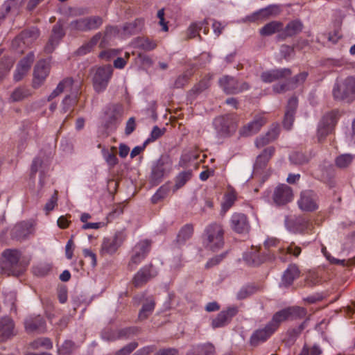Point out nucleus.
<instances>
[{"mask_svg":"<svg viewBox=\"0 0 355 355\" xmlns=\"http://www.w3.org/2000/svg\"><path fill=\"white\" fill-rule=\"evenodd\" d=\"M238 312L239 308L236 306H230L226 310L220 311L212 320V327L219 328L226 326L231 322L232 318L234 317Z\"/></svg>","mask_w":355,"mask_h":355,"instance_id":"nucleus-13","label":"nucleus"},{"mask_svg":"<svg viewBox=\"0 0 355 355\" xmlns=\"http://www.w3.org/2000/svg\"><path fill=\"white\" fill-rule=\"evenodd\" d=\"M199 31L200 24L198 22L191 23L187 30V39H192L196 36H198L199 38L201 39V37L199 35Z\"/></svg>","mask_w":355,"mask_h":355,"instance_id":"nucleus-47","label":"nucleus"},{"mask_svg":"<svg viewBox=\"0 0 355 355\" xmlns=\"http://www.w3.org/2000/svg\"><path fill=\"white\" fill-rule=\"evenodd\" d=\"M193 234V226L191 224H186L178 232L177 243H182L187 242Z\"/></svg>","mask_w":355,"mask_h":355,"instance_id":"nucleus-35","label":"nucleus"},{"mask_svg":"<svg viewBox=\"0 0 355 355\" xmlns=\"http://www.w3.org/2000/svg\"><path fill=\"white\" fill-rule=\"evenodd\" d=\"M65 33L63 29V24L59 20L53 26L51 35L48 43L44 47V51L47 53H51L55 47L58 44L60 40L64 36Z\"/></svg>","mask_w":355,"mask_h":355,"instance_id":"nucleus-15","label":"nucleus"},{"mask_svg":"<svg viewBox=\"0 0 355 355\" xmlns=\"http://www.w3.org/2000/svg\"><path fill=\"white\" fill-rule=\"evenodd\" d=\"M308 76V73L306 71L300 73L292 79L289 80V83L291 87H293L295 89L297 85L302 84L306 79Z\"/></svg>","mask_w":355,"mask_h":355,"instance_id":"nucleus-51","label":"nucleus"},{"mask_svg":"<svg viewBox=\"0 0 355 355\" xmlns=\"http://www.w3.org/2000/svg\"><path fill=\"white\" fill-rule=\"evenodd\" d=\"M219 85L227 94H236L250 89L247 82H239L230 76H224L219 79Z\"/></svg>","mask_w":355,"mask_h":355,"instance_id":"nucleus-8","label":"nucleus"},{"mask_svg":"<svg viewBox=\"0 0 355 355\" xmlns=\"http://www.w3.org/2000/svg\"><path fill=\"white\" fill-rule=\"evenodd\" d=\"M284 24L279 21H272L265 24L260 30L261 36H270L277 33H281L283 30Z\"/></svg>","mask_w":355,"mask_h":355,"instance_id":"nucleus-30","label":"nucleus"},{"mask_svg":"<svg viewBox=\"0 0 355 355\" xmlns=\"http://www.w3.org/2000/svg\"><path fill=\"white\" fill-rule=\"evenodd\" d=\"M138 347L137 342H132L125 347L117 351L114 355H129L132 351H134Z\"/></svg>","mask_w":355,"mask_h":355,"instance_id":"nucleus-54","label":"nucleus"},{"mask_svg":"<svg viewBox=\"0 0 355 355\" xmlns=\"http://www.w3.org/2000/svg\"><path fill=\"white\" fill-rule=\"evenodd\" d=\"M214 346L211 343L199 344L192 347L187 355H214Z\"/></svg>","mask_w":355,"mask_h":355,"instance_id":"nucleus-31","label":"nucleus"},{"mask_svg":"<svg viewBox=\"0 0 355 355\" xmlns=\"http://www.w3.org/2000/svg\"><path fill=\"white\" fill-rule=\"evenodd\" d=\"M230 224L232 229L239 234L248 232L250 228L248 217L241 213L234 214Z\"/></svg>","mask_w":355,"mask_h":355,"instance_id":"nucleus-19","label":"nucleus"},{"mask_svg":"<svg viewBox=\"0 0 355 355\" xmlns=\"http://www.w3.org/2000/svg\"><path fill=\"white\" fill-rule=\"evenodd\" d=\"M73 80L71 78L63 79L57 86V87L49 95L48 100L51 101L64 91L70 90L72 87Z\"/></svg>","mask_w":355,"mask_h":355,"instance_id":"nucleus-34","label":"nucleus"},{"mask_svg":"<svg viewBox=\"0 0 355 355\" xmlns=\"http://www.w3.org/2000/svg\"><path fill=\"white\" fill-rule=\"evenodd\" d=\"M85 18L87 31L96 30L103 24V19L99 16H91Z\"/></svg>","mask_w":355,"mask_h":355,"instance_id":"nucleus-39","label":"nucleus"},{"mask_svg":"<svg viewBox=\"0 0 355 355\" xmlns=\"http://www.w3.org/2000/svg\"><path fill=\"white\" fill-rule=\"evenodd\" d=\"M105 159L107 164L113 167L118 163V159L114 152H107L106 154H105Z\"/></svg>","mask_w":355,"mask_h":355,"instance_id":"nucleus-62","label":"nucleus"},{"mask_svg":"<svg viewBox=\"0 0 355 355\" xmlns=\"http://www.w3.org/2000/svg\"><path fill=\"white\" fill-rule=\"evenodd\" d=\"M292 72L290 69H277L264 71L261 75V78L264 83H272L279 79L288 77Z\"/></svg>","mask_w":355,"mask_h":355,"instance_id":"nucleus-23","label":"nucleus"},{"mask_svg":"<svg viewBox=\"0 0 355 355\" xmlns=\"http://www.w3.org/2000/svg\"><path fill=\"white\" fill-rule=\"evenodd\" d=\"M35 223L32 220L21 221L17 223L11 230L12 236L18 240L24 239L33 234Z\"/></svg>","mask_w":355,"mask_h":355,"instance_id":"nucleus-16","label":"nucleus"},{"mask_svg":"<svg viewBox=\"0 0 355 355\" xmlns=\"http://www.w3.org/2000/svg\"><path fill=\"white\" fill-rule=\"evenodd\" d=\"M192 175V173L190 171H182L178 174V175L175 178V191L182 187L187 181H189Z\"/></svg>","mask_w":355,"mask_h":355,"instance_id":"nucleus-38","label":"nucleus"},{"mask_svg":"<svg viewBox=\"0 0 355 355\" xmlns=\"http://www.w3.org/2000/svg\"><path fill=\"white\" fill-rule=\"evenodd\" d=\"M306 314L305 309L299 306H292L283 309L276 312L268 324L275 332L280 324L286 320L291 318H302Z\"/></svg>","mask_w":355,"mask_h":355,"instance_id":"nucleus-4","label":"nucleus"},{"mask_svg":"<svg viewBox=\"0 0 355 355\" xmlns=\"http://www.w3.org/2000/svg\"><path fill=\"white\" fill-rule=\"evenodd\" d=\"M168 192V189L166 187H161L157 192L152 196L151 202L153 204H157L160 200L164 199Z\"/></svg>","mask_w":355,"mask_h":355,"instance_id":"nucleus-46","label":"nucleus"},{"mask_svg":"<svg viewBox=\"0 0 355 355\" xmlns=\"http://www.w3.org/2000/svg\"><path fill=\"white\" fill-rule=\"evenodd\" d=\"M69 28L72 31L87 32L85 18H80L73 20L69 24Z\"/></svg>","mask_w":355,"mask_h":355,"instance_id":"nucleus-42","label":"nucleus"},{"mask_svg":"<svg viewBox=\"0 0 355 355\" xmlns=\"http://www.w3.org/2000/svg\"><path fill=\"white\" fill-rule=\"evenodd\" d=\"M336 100L352 103L355 101V76L347 77L334 85L332 90Z\"/></svg>","mask_w":355,"mask_h":355,"instance_id":"nucleus-3","label":"nucleus"},{"mask_svg":"<svg viewBox=\"0 0 355 355\" xmlns=\"http://www.w3.org/2000/svg\"><path fill=\"white\" fill-rule=\"evenodd\" d=\"M321 251L326 259L332 264L340 265L342 266H355V256L348 259H338L331 256L327 252V248L322 245Z\"/></svg>","mask_w":355,"mask_h":355,"instance_id":"nucleus-33","label":"nucleus"},{"mask_svg":"<svg viewBox=\"0 0 355 355\" xmlns=\"http://www.w3.org/2000/svg\"><path fill=\"white\" fill-rule=\"evenodd\" d=\"M83 255L85 258L87 259L89 261V264L92 268H94L96 265V255L90 250L84 249Z\"/></svg>","mask_w":355,"mask_h":355,"instance_id":"nucleus-57","label":"nucleus"},{"mask_svg":"<svg viewBox=\"0 0 355 355\" xmlns=\"http://www.w3.org/2000/svg\"><path fill=\"white\" fill-rule=\"evenodd\" d=\"M303 28V24L299 20L290 21L285 28L283 27L282 31L279 33L278 38L285 40L288 37H292L300 33Z\"/></svg>","mask_w":355,"mask_h":355,"instance_id":"nucleus-26","label":"nucleus"},{"mask_svg":"<svg viewBox=\"0 0 355 355\" xmlns=\"http://www.w3.org/2000/svg\"><path fill=\"white\" fill-rule=\"evenodd\" d=\"M77 102V98H76V96H67L63 101H62V105H63V111L64 112H67L68 111H69L73 106Z\"/></svg>","mask_w":355,"mask_h":355,"instance_id":"nucleus-53","label":"nucleus"},{"mask_svg":"<svg viewBox=\"0 0 355 355\" xmlns=\"http://www.w3.org/2000/svg\"><path fill=\"white\" fill-rule=\"evenodd\" d=\"M58 193L56 191H55L53 195L51 197V198L48 200V202L46 203L44 209L46 211L47 213L52 211L55 205H57L58 201Z\"/></svg>","mask_w":355,"mask_h":355,"instance_id":"nucleus-58","label":"nucleus"},{"mask_svg":"<svg viewBox=\"0 0 355 355\" xmlns=\"http://www.w3.org/2000/svg\"><path fill=\"white\" fill-rule=\"evenodd\" d=\"M322 350L318 345H314L312 347L304 345L299 355H320Z\"/></svg>","mask_w":355,"mask_h":355,"instance_id":"nucleus-48","label":"nucleus"},{"mask_svg":"<svg viewBox=\"0 0 355 355\" xmlns=\"http://www.w3.org/2000/svg\"><path fill=\"white\" fill-rule=\"evenodd\" d=\"M293 198V191L291 187L285 184L277 186L272 193L273 202L278 206L290 202Z\"/></svg>","mask_w":355,"mask_h":355,"instance_id":"nucleus-10","label":"nucleus"},{"mask_svg":"<svg viewBox=\"0 0 355 355\" xmlns=\"http://www.w3.org/2000/svg\"><path fill=\"white\" fill-rule=\"evenodd\" d=\"M31 346L34 349L44 347L46 349H50L53 347L51 340L48 338H40L31 343Z\"/></svg>","mask_w":355,"mask_h":355,"instance_id":"nucleus-41","label":"nucleus"},{"mask_svg":"<svg viewBox=\"0 0 355 355\" xmlns=\"http://www.w3.org/2000/svg\"><path fill=\"white\" fill-rule=\"evenodd\" d=\"M226 254H227V252L225 253L221 254L220 255H217V256L210 259L207 262V263L205 265V268H209L213 267L214 266L217 265L223 260V259L225 257Z\"/></svg>","mask_w":355,"mask_h":355,"instance_id":"nucleus-61","label":"nucleus"},{"mask_svg":"<svg viewBox=\"0 0 355 355\" xmlns=\"http://www.w3.org/2000/svg\"><path fill=\"white\" fill-rule=\"evenodd\" d=\"M281 12V9L277 5H270L260 9L252 15L248 17L250 21H255L260 19H268L270 17H276Z\"/></svg>","mask_w":355,"mask_h":355,"instance_id":"nucleus-21","label":"nucleus"},{"mask_svg":"<svg viewBox=\"0 0 355 355\" xmlns=\"http://www.w3.org/2000/svg\"><path fill=\"white\" fill-rule=\"evenodd\" d=\"M297 229L300 230L302 232H304L306 230H310L313 228L312 223L306 218L299 219L297 223Z\"/></svg>","mask_w":355,"mask_h":355,"instance_id":"nucleus-55","label":"nucleus"},{"mask_svg":"<svg viewBox=\"0 0 355 355\" xmlns=\"http://www.w3.org/2000/svg\"><path fill=\"white\" fill-rule=\"evenodd\" d=\"M150 251V245H135L132 249L131 260L129 266L132 267L140 263L146 257Z\"/></svg>","mask_w":355,"mask_h":355,"instance_id":"nucleus-27","label":"nucleus"},{"mask_svg":"<svg viewBox=\"0 0 355 355\" xmlns=\"http://www.w3.org/2000/svg\"><path fill=\"white\" fill-rule=\"evenodd\" d=\"M15 324L9 317L0 319V342L9 339L14 335Z\"/></svg>","mask_w":355,"mask_h":355,"instance_id":"nucleus-24","label":"nucleus"},{"mask_svg":"<svg viewBox=\"0 0 355 355\" xmlns=\"http://www.w3.org/2000/svg\"><path fill=\"white\" fill-rule=\"evenodd\" d=\"M112 73L113 69L111 65H105L96 69L92 78L93 87L96 92H102L106 89Z\"/></svg>","mask_w":355,"mask_h":355,"instance_id":"nucleus-7","label":"nucleus"},{"mask_svg":"<svg viewBox=\"0 0 355 355\" xmlns=\"http://www.w3.org/2000/svg\"><path fill=\"white\" fill-rule=\"evenodd\" d=\"M156 275L157 271L153 266H146L141 268L135 275L132 284L135 287H140Z\"/></svg>","mask_w":355,"mask_h":355,"instance_id":"nucleus-17","label":"nucleus"},{"mask_svg":"<svg viewBox=\"0 0 355 355\" xmlns=\"http://www.w3.org/2000/svg\"><path fill=\"white\" fill-rule=\"evenodd\" d=\"M34 60V53L33 52H30L19 60L13 75V79L15 82H19L24 78L31 69Z\"/></svg>","mask_w":355,"mask_h":355,"instance_id":"nucleus-12","label":"nucleus"},{"mask_svg":"<svg viewBox=\"0 0 355 355\" xmlns=\"http://www.w3.org/2000/svg\"><path fill=\"white\" fill-rule=\"evenodd\" d=\"M293 110H286L283 121V125L286 130H290L294 121Z\"/></svg>","mask_w":355,"mask_h":355,"instance_id":"nucleus-50","label":"nucleus"},{"mask_svg":"<svg viewBox=\"0 0 355 355\" xmlns=\"http://www.w3.org/2000/svg\"><path fill=\"white\" fill-rule=\"evenodd\" d=\"M39 35V29L35 27L26 29L20 34L21 39L24 40V43L27 44H31L33 42L36 40Z\"/></svg>","mask_w":355,"mask_h":355,"instance_id":"nucleus-36","label":"nucleus"},{"mask_svg":"<svg viewBox=\"0 0 355 355\" xmlns=\"http://www.w3.org/2000/svg\"><path fill=\"white\" fill-rule=\"evenodd\" d=\"M338 119L337 110H332L322 116L318 128L317 137L319 142H322L333 131Z\"/></svg>","mask_w":355,"mask_h":355,"instance_id":"nucleus-5","label":"nucleus"},{"mask_svg":"<svg viewBox=\"0 0 355 355\" xmlns=\"http://www.w3.org/2000/svg\"><path fill=\"white\" fill-rule=\"evenodd\" d=\"M291 89H293V87H291L289 80L286 83L277 84L273 86V91L276 93H283Z\"/></svg>","mask_w":355,"mask_h":355,"instance_id":"nucleus-60","label":"nucleus"},{"mask_svg":"<svg viewBox=\"0 0 355 355\" xmlns=\"http://www.w3.org/2000/svg\"><path fill=\"white\" fill-rule=\"evenodd\" d=\"M101 338L103 340L106 341H114L117 339L121 338L119 336V332H116L111 329L104 330L101 333Z\"/></svg>","mask_w":355,"mask_h":355,"instance_id":"nucleus-52","label":"nucleus"},{"mask_svg":"<svg viewBox=\"0 0 355 355\" xmlns=\"http://www.w3.org/2000/svg\"><path fill=\"white\" fill-rule=\"evenodd\" d=\"M155 305V302L152 299L148 300L146 302L143 304L139 313V319L140 320H146L153 311Z\"/></svg>","mask_w":355,"mask_h":355,"instance_id":"nucleus-37","label":"nucleus"},{"mask_svg":"<svg viewBox=\"0 0 355 355\" xmlns=\"http://www.w3.org/2000/svg\"><path fill=\"white\" fill-rule=\"evenodd\" d=\"M173 162L168 155H162L152 168L151 179L155 183L161 182L164 176L172 170Z\"/></svg>","mask_w":355,"mask_h":355,"instance_id":"nucleus-6","label":"nucleus"},{"mask_svg":"<svg viewBox=\"0 0 355 355\" xmlns=\"http://www.w3.org/2000/svg\"><path fill=\"white\" fill-rule=\"evenodd\" d=\"M49 64L44 60L38 61L34 68L33 87H38L44 82L49 73Z\"/></svg>","mask_w":355,"mask_h":355,"instance_id":"nucleus-18","label":"nucleus"},{"mask_svg":"<svg viewBox=\"0 0 355 355\" xmlns=\"http://www.w3.org/2000/svg\"><path fill=\"white\" fill-rule=\"evenodd\" d=\"M354 156L351 154H343L338 156L336 159V165L341 168L349 166L352 162Z\"/></svg>","mask_w":355,"mask_h":355,"instance_id":"nucleus-40","label":"nucleus"},{"mask_svg":"<svg viewBox=\"0 0 355 355\" xmlns=\"http://www.w3.org/2000/svg\"><path fill=\"white\" fill-rule=\"evenodd\" d=\"M268 120L263 114H258L248 123L243 125L239 130L240 137H248L259 132Z\"/></svg>","mask_w":355,"mask_h":355,"instance_id":"nucleus-9","label":"nucleus"},{"mask_svg":"<svg viewBox=\"0 0 355 355\" xmlns=\"http://www.w3.org/2000/svg\"><path fill=\"white\" fill-rule=\"evenodd\" d=\"M300 271L297 266L290 264L282 275V282L285 286H288L300 277Z\"/></svg>","mask_w":355,"mask_h":355,"instance_id":"nucleus-29","label":"nucleus"},{"mask_svg":"<svg viewBox=\"0 0 355 355\" xmlns=\"http://www.w3.org/2000/svg\"><path fill=\"white\" fill-rule=\"evenodd\" d=\"M275 148L272 146L265 148L263 152L257 157L254 165L253 173L254 175L261 173L263 168L267 166L268 162L275 153Z\"/></svg>","mask_w":355,"mask_h":355,"instance_id":"nucleus-20","label":"nucleus"},{"mask_svg":"<svg viewBox=\"0 0 355 355\" xmlns=\"http://www.w3.org/2000/svg\"><path fill=\"white\" fill-rule=\"evenodd\" d=\"M156 349H157L156 346L153 345H148V346L144 347L141 348L140 349H139L138 351H137L136 352L139 355H149L150 354L155 352Z\"/></svg>","mask_w":355,"mask_h":355,"instance_id":"nucleus-64","label":"nucleus"},{"mask_svg":"<svg viewBox=\"0 0 355 355\" xmlns=\"http://www.w3.org/2000/svg\"><path fill=\"white\" fill-rule=\"evenodd\" d=\"M305 327V322H302L298 327L289 329L287 331V336L290 341L295 340L296 338L301 334Z\"/></svg>","mask_w":355,"mask_h":355,"instance_id":"nucleus-49","label":"nucleus"},{"mask_svg":"<svg viewBox=\"0 0 355 355\" xmlns=\"http://www.w3.org/2000/svg\"><path fill=\"white\" fill-rule=\"evenodd\" d=\"M140 23V21H135L132 23H129L124 26V31L128 32V33L133 35L139 31V28L137 26V24Z\"/></svg>","mask_w":355,"mask_h":355,"instance_id":"nucleus-63","label":"nucleus"},{"mask_svg":"<svg viewBox=\"0 0 355 355\" xmlns=\"http://www.w3.org/2000/svg\"><path fill=\"white\" fill-rule=\"evenodd\" d=\"M279 127L277 125L271 128L266 135L257 137L255 140V146L260 148L276 139L279 135Z\"/></svg>","mask_w":355,"mask_h":355,"instance_id":"nucleus-28","label":"nucleus"},{"mask_svg":"<svg viewBox=\"0 0 355 355\" xmlns=\"http://www.w3.org/2000/svg\"><path fill=\"white\" fill-rule=\"evenodd\" d=\"M275 331L267 324L263 328L257 329L250 337V343L252 346H257L261 343L266 341Z\"/></svg>","mask_w":355,"mask_h":355,"instance_id":"nucleus-22","label":"nucleus"},{"mask_svg":"<svg viewBox=\"0 0 355 355\" xmlns=\"http://www.w3.org/2000/svg\"><path fill=\"white\" fill-rule=\"evenodd\" d=\"M271 245H251L243 254V260L249 266H259L272 258L279 259L283 262L288 261L292 256L298 257L301 248L297 245H273L278 247L276 254Z\"/></svg>","mask_w":355,"mask_h":355,"instance_id":"nucleus-1","label":"nucleus"},{"mask_svg":"<svg viewBox=\"0 0 355 355\" xmlns=\"http://www.w3.org/2000/svg\"><path fill=\"white\" fill-rule=\"evenodd\" d=\"M30 89L25 86H19L16 87L10 94L9 101L10 102H19L31 96Z\"/></svg>","mask_w":355,"mask_h":355,"instance_id":"nucleus-32","label":"nucleus"},{"mask_svg":"<svg viewBox=\"0 0 355 355\" xmlns=\"http://www.w3.org/2000/svg\"><path fill=\"white\" fill-rule=\"evenodd\" d=\"M138 331H139V329L135 327L124 328V329H122L119 331V336L121 338L129 337L132 335H135L138 333Z\"/></svg>","mask_w":355,"mask_h":355,"instance_id":"nucleus-59","label":"nucleus"},{"mask_svg":"<svg viewBox=\"0 0 355 355\" xmlns=\"http://www.w3.org/2000/svg\"><path fill=\"white\" fill-rule=\"evenodd\" d=\"M236 199L235 191H232L225 195L224 202L223 203V209L225 211L228 210L234 203Z\"/></svg>","mask_w":355,"mask_h":355,"instance_id":"nucleus-44","label":"nucleus"},{"mask_svg":"<svg viewBox=\"0 0 355 355\" xmlns=\"http://www.w3.org/2000/svg\"><path fill=\"white\" fill-rule=\"evenodd\" d=\"M30 259L17 249L5 250L0 258V270L8 276H19L25 272Z\"/></svg>","mask_w":355,"mask_h":355,"instance_id":"nucleus-2","label":"nucleus"},{"mask_svg":"<svg viewBox=\"0 0 355 355\" xmlns=\"http://www.w3.org/2000/svg\"><path fill=\"white\" fill-rule=\"evenodd\" d=\"M164 133V129L162 130L158 126H155L151 131L150 137L146 141V143L157 140L161 137Z\"/></svg>","mask_w":355,"mask_h":355,"instance_id":"nucleus-56","label":"nucleus"},{"mask_svg":"<svg viewBox=\"0 0 355 355\" xmlns=\"http://www.w3.org/2000/svg\"><path fill=\"white\" fill-rule=\"evenodd\" d=\"M138 46L145 51H151L156 48L157 43L148 38H141L138 41Z\"/></svg>","mask_w":355,"mask_h":355,"instance_id":"nucleus-45","label":"nucleus"},{"mask_svg":"<svg viewBox=\"0 0 355 355\" xmlns=\"http://www.w3.org/2000/svg\"><path fill=\"white\" fill-rule=\"evenodd\" d=\"M205 240L212 244L224 243V230L221 225L211 223L209 225L204 233Z\"/></svg>","mask_w":355,"mask_h":355,"instance_id":"nucleus-11","label":"nucleus"},{"mask_svg":"<svg viewBox=\"0 0 355 355\" xmlns=\"http://www.w3.org/2000/svg\"><path fill=\"white\" fill-rule=\"evenodd\" d=\"M297 203L300 209L303 211H313L318 209L317 196L311 190L302 191Z\"/></svg>","mask_w":355,"mask_h":355,"instance_id":"nucleus-14","label":"nucleus"},{"mask_svg":"<svg viewBox=\"0 0 355 355\" xmlns=\"http://www.w3.org/2000/svg\"><path fill=\"white\" fill-rule=\"evenodd\" d=\"M209 86V78H203L193 86L190 92L194 95H198L207 89Z\"/></svg>","mask_w":355,"mask_h":355,"instance_id":"nucleus-43","label":"nucleus"},{"mask_svg":"<svg viewBox=\"0 0 355 355\" xmlns=\"http://www.w3.org/2000/svg\"><path fill=\"white\" fill-rule=\"evenodd\" d=\"M25 327L26 331L29 332L35 331L43 332L46 328V322L44 318L40 315L29 316L25 320Z\"/></svg>","mask_w":355,"mask_h":355,"instance_id":"nucleus-25","label":"nucleus"}]
</instances>
